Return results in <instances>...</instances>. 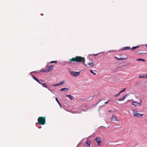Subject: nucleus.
Instances as JSON below:
<instances>
[{
  "label": "nucleus",
  "mask_w": 147,
  "mask_h": 147,
  "mask_svg": "<svg viewBox=\"0 0 147 147\" xmlns=\"http://www.w3.org/2000/svg\"><path fill=\"white\" fill-rule=\"evenodd\" d=\"M140 46H135V47H133L131 49V50L132 51H133L134 50H135L136 49L138 48Z\"/></svg>",
  "instance_id": "9d476101"
},
{
  "label": "nucleus",
  "mask_w": 147,
  "mask_h": 147,
  "mask_svg": "<svg viewBox=\"0 0 147 147\" xmlns=\"http://www.w3.org/2000/svg\"><path fill=\"white\" fill-rule=\"evenodd\" d=\"M70 61L69 62H66V63H69V62H74L76 61L77 62H83L84 65L86 66H87V65L85 64L84 62L85 61V59L84 58L82 57L79 56H76V58H72V59H69Z\"/></svg>",
  "instance_id": "f257e3e1"
},
{
  "label": "nucleus",
  "mask_w": 147,
  "mask_h": 147,
  "mask_svg": "<svg viewBox=\"0 0 147 147\" xmlns=\"http://www.w3.org/2000/svg\"><path fill=\"white\" fill-rule=\"evenodd\" d=\"M41 16H42V15H43V14H42H42H41Z\"/></svg>",
  "instance_id": "c03bdc74"
},
{
  "label": "nucleus",
  "mask_w": 147,
  "mask_h": 147,
  "mask_svg": "<svg viewBox=\"0 0 147 147\" xmlns=\"http://www.w3.org/2000/svg\"><path fill=\"white\" fill-rule=\"evenodd\" d=\"M40 81L41 82H44V80H41Z\"/></svg>",
  "instance_id": "79ce46f5"
},
{
  "label": "nucleus",
  "mask_w": 147,
  "mask_h": 147,
  "mask_svg": "<svg viewBox=\"0 0 147 147\" xmlns=\"http://www.w3.org/2000/svg\"><path fill=\"white\" fill-rule=\"evenodd\" d=\"M91 55V54H89V55Z\"/></svg>",
  "instance_id": "a18cd8bd"
},
{
  "label": "nucleus",
  "mask_w": 147,
  "mask_h": 147,
  "mask_svg": "<svg viewBox=\"0 0 147 147\" xmlns=\"http://www.w3.org/2000/svg\"><path fill=\"white\" fill-rule=\"evenodd\" d=\"M120 94H121V93H120V92H119L117 94H115V95H114V96L115 97H117V96H119Z\"/></svg>",
  "instance_id": "cd10ccee"
},
{
  "label": "nucleus",
  "mask_w": 147,
  "mask_h": 147,
  "mask_svg": "<svg viewBox=\"0 0 147 147\" xmlns=\"http://www.w3.org/2000/svg\"><path fill=\"white\" fill-rule=\"evenodd\" d=\"M121 57L122 59L125 58V59H126L128 57L126 55H124Z\"/></svg>",
  "instance_id": "6ab92c4d"
},
{
  "label": "nucleus",
  "mask_w": 147,
  "mask_h": 147,
  "mask_svg": "<svg viewBox=\"0 0 147 147\" xmlns=\"http://www.w3.org/2000/svg\"><path fill=\"white\" fill-rule=\"evenodd\" d=\"M77 147H78V146H77Z\"/></svg>",
  "instance_id": "49530a36"
},
{
  "label": "nucleus",
  "mask_w": 147,
  "mask_h": 147,
  "mask_svg": "<svg viewBox=\"0 0 147 147\" xmlns=\"http://www.w3.org/2000/svg\"><path fill=\"white\" fill-rule=\"evenodd\" d=\"M131 49L130 47H125L123 48L122 49H121L122 51H124L125 50H127V49Z\"/></svg>",
  "instance_id": "9b49d317"
},
{
  "label": "nucleus",
  "mask_w": 147,
  "mask_h": 147,
  "mask_svg": "<svg viewBox=\"0 0 147 147\" xmlns=\"http://www.w3.org/2000/svg\"><path fill=\"white\" fill-rule=\"evenodd\" d=\"M65 82V81L64 80H62L60 82V83H59V85H62Z\"/></svg>",
  "instance_id": "a211bd4d"
},
{
  "label": "nucleus",
  "mask_w": 147,
  "mask_h": 147,
  "mask_svg": "<svg viewBox=\"0 0 147 147\" xmlns=\"http://www.w3.org/2000/svg\"><path fill=\"white\" fill-rule=\"evenodd\" d=\"M37 73L36 71H32L30 73V74L31 75H32V74H31V73Z\"/></svg>",
  "instance_id": "72a5a7b5"
},
{
  "label": "nucleus",
  "mask_w": 147,
  "mask_h": 147,
  "mask_svg": "<svg viewBox=\"0 0 147 147\" xmlns=\"http://www.w3.org/2000/svg\"><path fill=\"white\" fill-rule=\"evenodd\" d=\"M140 101L141 102L140 103H137V105H139L141 104L142 102V100H140Z\"/></svg>",
  "instance_id": "7c9ffc66"
},
{
  "label": "nucleus",
  "mask_w": 147,
  "mask_h": 147,
  "mask_svg": "<svg viewBox=\"0 0 147 147\" xmlns=\"http://www.w3.org/2000/svg\"><path fill=\"white\" fill-rule=\"evenodd\" d=\"M108 111L109 112H111V110H109Z\"/></svg>",
  "instance_id": "ea45409f"
},
{
  "label": "nucleus",
  "mask_w": 147,
  "mask_h": 147,
  "mask_svg": "<svg viewBox=\"0 0 147 147\" xmlns=\"http://www.w3.org/2000/svg\"><path fill=\"white\" fill-rule=\"evenodd\" d=\"M82 111L84 112H86L88 111V109H82Z\"/></svg>",
  "instance_id": "2f4dec72"
},
{
  "label": "nucleus",
  "mask_w": 147,
  "mask_h": 147,
  "mask_svg": "<svg viewBox=\"0 0 147 147\" xmlns=\"http://www.w3.org/2000/svg\"><path fill=\"white\" fill-rule=\"evenodd\" d=\"M112 119L113 121H118V120L117 119L116 117H114L113 116L112 117Z\"/></svg>",
  "instance_id": "4468645a"
},
{
  "label": "nucleus",
  "mask_w": 147,
  "mask_h": 147,
  "mask_svg": "<svg viewBox=\"0 0 147 147\" xmlns=\"http://www.w3.org/2000/svg\"><path fill=\"white\" fill-rule=\"evenodd\" d=\"M137 61H144L145 60L144 59L142 58H139L137 59Z\"/></svg>",
  "instance_id": "dca6fc26"
},
{
  "label": "nucleus",
  "mask_w": 147,
  "mask_h": 147,
  "mask_svg": "<svg viewBox=\"0 0 147 147\" xmlns=\"http://www.w3.org/2000/svg\"><path fill=\"white\" fill-rule=\"evenodd\" d=\"M59 85V84H53L52 85V86L53 87V86H58Z\"/></svg>",
  "instance_id": "bb28decb"
},
{
  "label": "nucleus",
  "mask_w": 147,
  "mask_h": 147,
  "mask_svg": "<svg viewBox=\"0 0 147 147\" xmlns=\"http://www.w3.org/2000/svg\"><path fill=\"white\" fill-rule=\"evenodd\" d=\"M40 84L42 85V86L43 87H44V88H47V87H48L46 83H42L41 82V84Z\"/></svg>",
  "instance_id": "1a4fd4ad"
},
{
  "label": "nucleus",
  "mask_w": 147,
  "mask_h": 147,
  "mask_svg": "<svg viewBox=\"0 0 147 147\" xmlns=\"http://www.w3.org/2000/svg\"><path fill=\"white\" fill-rule=\"evenodd\" d=\"M92 107H88L87 108V109H88V110L89 109H90L91 108H92Z\"/></svg>",
  "instance_id": "e433bc0d"
},
{
  "label": "nucleus",
  "mask_w": 147,
  "mask_h": 147,
  "mask_svg": "<svg viewBox=\"0 0 147 147\" xmlns=\"http://www.w3.org/2000/svg\"><path fill=\"white\" fill-rule=\"evenodd\" d=\"M55 99L56 100L57 102L58 103V104L60 106V107L61 108H62V107L60 102H59L57 98V97H56L55 98Z\"/></svg>",
  "instance_id": "f8f14e48"
},
{
  "label": "nucleus",
  "mask_w": 147,
  "mask_h": 147,
  "mask_svg": "<svg viewBox=\"0 0 147 147\" xmlns=\"http://www.w3.org/2000/svg\"><path fill=\"white\" fill-rule=\"evenodd\" d=\"M90 72L92 74L94 75H95L96 74V73L93 72V71L92 70L90 69Z\"/></svg>",
  "instance_id": "b1692460"
},
{
  "label": "nucleus",
  "mask_w": 147,
  "mask_h": 147,
  "mask_svg": "<svg viewBox=\"0 0 147 147\" xmlns=\"http://www.w3.org/2000/svg\"><path fill=\"white\" fill-rule=\"evenodd\" d=\"M102 100H100L99 102L96 103V104H94L93 105V106L96 107V105L98 104V103L101 101H102Z\"/></svg>",
  "instance_id": "393cba45"
},
{
  "label": "nucleus",
  "mask_w": 147,
  "mask_h": 147,
  "mask_svg": "<svg viewBox=\"0 0 147 147\" xmlns=\"http://www.w3.org/2000/svg\"><path fill=\"white\" fill-rule=\"evenodd\" d=\"M87 107V105H84V107L86 108Z\"/></svg>",
  "instance_id": "4c0bfd02"
},
{
  "label": "nucleus",
  "mask_w": 147,
  "mask_h": 147,
  "mask_svg": "<svg viewBox=\"0 0 147 147\" xmlns=\"http://www.w3.org/2000/svg\"><path fill=\"white\" fill-rule=\"evenodd\" d=\"M139 78H145V75H140L139 76Z\"/></svg>",
  "instance_id": "aec40b11"
},
{
  "label": "nucleus",
  "mask_w": 147,
  "mask_h": 147,
  "mask_svg": "<svg viewBox=\"0 0 147 147\" xmlns=\"http://www.w3.org/2000/svg\"><path fill=\"white\" fill-rule=\"evenodd\" d=\"M86 144L90 146V145L91 142L89 140H87L86 142Z\"/></svg>",
  "instance_id": "ddd939ff"
},
{
  "label": "nucleus",
  "mask_w": 147,
  "mask_h": 147,
  "mask_svg": "<svg viewBox=\"0 0 147 147\" xmlns=\"http://www.w3.org/2000/svg\"><path fill=\"white\" fill-rule=\"evenodd\" d=\"M147 78V75H145V78Z\"/></svg>",
  "instance_id": "a19ab883"
},
{
  "label": "nucleus",
  "mask_w": 147,
  "mask_h": 147,
  "mask_svg": "<svg viewBox=\"0 0 147 147\" xmlns=\"http://www.w3.org/2000/svg\"><path fill=\"white\" fill-rule=\"evenodd\" d=\"M68 89V88H61V89H60V91H65V90H67Z\"/></svg>",
  "instance_id": "f3484780"
},
{
  "label": "nucleus",
  "mask_w": 147,
  "mask_h": 147,
  "mask_svg": "<svg viewBox=\"0 0 147 147\" xmlns=\"http://www.w3.org/2000/svg\"><path fill=\"white\" fill-rule=\"evenodd\" d=\"M110 101V100H109L108 101L105 102V104H107L108 102Z\"/></svg>",
  "instance_id": "f704fd0d"
},
{
  "label": "nucleus",
  "mask_w": 147,
  "mask_h": 147,
  "mask_svg": "<svg viewBox=\"0 0 147 147\" xmlns=\"http://www.w3.org/2000/svg\"><path fill=\"white\" fill-rule=\"evenodd\" d=\"M115 58L117 60H125V58L122 59L121 57L120 58H118L116 57H115Z\"/></svg>",
  "instance_id": "2eb2a0df"
},
{
  "label": "nucleus",
  "mask_w": 147,
  "mask_h": 147,
  "mask_svg": "<svg viewBox=\"0 0 147 147\" xmlns=\"http://www.w3.org/2000/svg\"><path fill=\"white\" fill-rule=\"evenodd\" d=\"M126 88H123L121 91H120L119 92L120 93H121L124 92L126 90Z\"/></svg>",
  "instance_id": "412c9836"
},
{
  "label": "nucleus",
  "mask_w": 147,
  "mask_h": 147,
  "mask_svg": "<svg viewBox=\"0 0 147 147\" xmlns=\"http://www.w3.org/2000/svg\"><path fill=\"white\" fill-rule=\"evenodd\" d=\"M137 102L135 101H133L132 102V104L135 106H137Z\"/></svg>",
  "instance_id": "4be33fe9"
},
{
  "label": "nucleus",
  "mask_w": 147,
  "mask_h": 147,
  "mask_svg": "<svg viewBox=\"0 0 147 147\" xmlns=\"http://www.w3.org/2000/svg\"><path fill=\"white\" fill-rule=\"evenodd\" d=\"M128 96V94H126L124 96H123V98L125 99L126 97L127 96Z\"/></svg>",
  "instance_id": "c756f323"
},
{
  "label": "nucleus",
  "mask_w": 147,
  "mask_h": 147,
  "mask_svg": "<svg viewBox=\"0 0 147 147\" xmlns=\"http://www.w3.org/2000/svg\"><path fill=\"white\" fill-rule=\"evenodd\" d=\"M47 88L51 92H52V91H51V90L49 89V88H48V87H47Z\"/></svg>",
  "instance_id": "58836bf2"
},
{
  "label": "nucleus",
  "mask_w": 147,
  "mask_h": 147,
  "mask_svg": "<svg viewBox=\"0 0 147 147\" xmlns=\"http://www.w3.org/2000/svg\"><path fill=\"white\" fill-rule=\"evenodd\" d=\"M146 53H139V55H141L142 54H146Z\"/></svg>",
  "instance_id": "473e14b6"
},
{
  "label": "nucleus",
  "mask_w": 147,
  "mask_h": 147,
  "mask_svg": "<svg viewBox=\"0 0 147 147\" xmlns=\"http://www.w3.org/2000/svg\"><path fill=\"white\" fill-rule=\"evenodd\" d=\"M99 54V53H98L97 54H94L92 55H94L95 56H97Z\"/></svg>",
  "instance_id": "c9c22d12"
},
{
  "label": "nucleus",
  "mask_w": 147,
  "mask_h": 147,
  "mask_svg": "<svg viewBox=\"0 0 147 147\" xmlns=\"http://www.w3.org/2000/svg\"><path fill=\"white\" fill-rule=\"evenodd\" d=\"M101 140V138L100 137H97L94 139V140L96 142L98 146L100 145V144L102 142Z\"/></svg>",
  "instance_id": "423d86ee"
},
{
  "label": "nucleus",
  "mask_w": 147,
  "mask_h": 147,
  "mask_svg": "<svg viewBox=\"0 0 147 147\" xmlns=\"http://www.w3.org/2000/svg\"><path fill=\"white\" fill-rule=\"evenodd\" d=\"M54 68L53 65H51L49 66L48 67H47L45 69H42L40 70V71L42 72H48L50 71Z\"/></svg>",
  "instance_id": "f03ea898"
},
{
  "label": "nucleus",
  "mask_w": 147,
  "mask_h": 147,
  "mask_svg": "<svg viewBox=\"0 0 147 147\" xmlns=\"http://www.w3.org/2000/svg\"><path fill=\"white\" fill-rule=\"evenodd\" d=\"M38 123L39 124L43 125L45 123V118L43 117H40L38 119Z\"/></svg>",
  "instance_id": "7ed1b4c3"
},
{
  "label": "nucleus",
  "mask_w": 147,
  "mask_h": 147,
  "mask_svg": "<svg viewBox=\"0 0 147 147\" xmlns=\"http://www.w3.org/2000/svg\"><path fill=\"white\" fill-rule=\"evenodd\" d=\"M137 110L135 109V110L133 111V115L137 117H142L143 114H140L138 113H137Z\"/></svg>",
  "instance_id": "20e7f679"
},
{
  "label": "nucleus",
  "mask_w": 147,
  "mask_h": 147,
  "mask_svg": "<svg viewBox=\"0 0 147 147\" xmlns=\"http://www.w3.org/2000/svg\"><path fill=\"white\" fill-rule=\"evenodd\" d=\"M66 96L69 98V99L71 100H73V97L70 94H67Z\"/></svg>",
  "instance_id": "6e6552de"
},
{
  "label": "nucleus",
  "mask_w": 147,
  "mask_h": 147,
  "mask_svg": "<svg viewBox=\"0 0 147 147\" xmlns=\"http://www.w3.org/2000/svg\"><path fill=\"white\" fill-rule=\"evenodd\" d=\"M145 46L146 47H147V44H146V45H145Z\"/></svg>",
  "instance_id": "37998d69"
},
{
  "label": "nucleus",
  "mask_w": 147,
  "mask_h": 147,
  "mask_svg": "<svg viewBox=\"0 0 147 147\" xmlns=\"http://www.w3.org/2000/svg\"><path fill=\"white\" fill-rule=\"evenodd\" d=\"M51 63H57V61H51Z\"/></svg>",
  "instance_id": "c85d7f7f"
},
{
  "label": "nucleus",
  "mask_w": 147,
  "mask_h": 147,
  "mask_svg": "<svg viewBox=\"0 0 147 147\" xmlns=\"http://www.w3.org/2000/svg\"><path fill=\"white\" fill-rule=\"evenodd\" d=\"M69 73L71 75L74 77H77L79 76L80 74V72L74 71H70Z\"/></svg>",
  "instance_id": "39448f33"
},
{
  "label": "nucleus",
  "mask_w": 147,
  "mask_h": 147,
  "mask_svg": "<svg viewBox=\"0 0 147 147\" xmlns=\"http://www.w3.org/2000/svg\"><path fill=\"white\" fill-rule=\"evenodd\" d=\"M88 65L90 66L91 67L94 66V64L92 62L88 63Z\"/></svg>",
  "instance_id": "5701e85b"
},
{
  "label": "nucleus",
  "mask_w": 147,
  "mask_h": 147,
  "mask_svg": "<svg viewBox=\"0 0 147 147\" xmlns=\"http://www.w3.org/2000/svg\"><path fill=\"white\" fill-rule=\"evenodd\" d=\"M125 100V99L123 97H122L121 98H120V99H119L118 100V101H123V100Z\"/></svg>",
  "instance_id": "a878e982"
},
{
  "label": "nucleus",
  "mask_w": 147,
  "mask_h": 147,
  "mask_svg": "<svg viewBox=\"0 0 147 147\" xmlns=\"http://www.w3.org/2000/svg\"><path fill=\"white\" fill-rule=\"evenodd\" d=\"M33 78L34 79L35 81L38 82L39 84H41V82L40 80L36 77L34 76L33 75H31Z\"/></svg>",
  "instance_id": "0eeeda50"
}]
</instances>
